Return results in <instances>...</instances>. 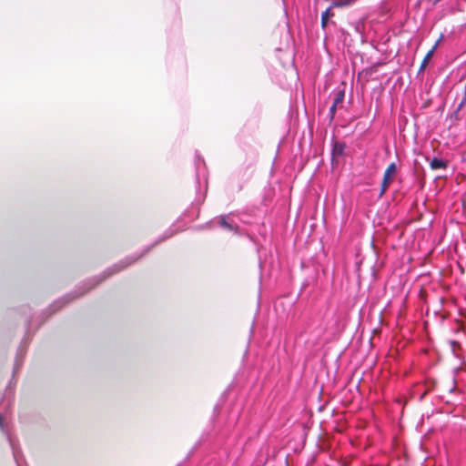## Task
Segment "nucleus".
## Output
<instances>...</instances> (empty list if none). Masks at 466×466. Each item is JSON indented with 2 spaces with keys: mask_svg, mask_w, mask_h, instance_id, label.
Returning a JSON list of instances; mask_svg holds the SVG:
<instances>
[{
  "mask_svg": "<svg viewBox=\"0 0 466 466\" xmlns=\"http://www.w3.org/2000/svg\"><path fill=\"white\" fill-rule=\"evenodd\" d=\"M136 261V259H131L129 260V258H127L125 261H121L119 264H116V265H114L112 268H108L106 271L104 272V276L103 278H101L97 282H96L93 286H91L88 289H92L93 287H95L98 282L104 280L106 277L114 274V273H116L120 270H122L123 268H127V266L131 265L132 263H134Z\"/></svg>",
  "mask_w": 466,
  "mask_h": 466,
  "instance_id": "obj_1",
  "label": "nucleus"
},
{
  "mask_svg": "<svg viewBox=\"0 0 466 466\" xmlns=\"http://www.w3.org/2000/svg\"><path fill=\"white\" fill-rule=\"evenodd\" d=\"M141 256H144V253H141V255H140V256H138V257H137V258H134L133 259L137 260Z\"/></svg>",
  "mask_w": 466,
  "mask_h": 466,
  "instance_id": "obj_13",
  "label": "nucleus"
},
{
  "mask_svg": "<svg viewBox=\"0 0 466 466\" xmlns=\"http://www.w3.org/2000/svg\"><path fill=\"white\" fill-rule=\"evenodd\" d=\"M356 0H335L331 7H344L352 5Z\"/></svg>",
  "mask_w": 466,
  "mask_h": 466,
  "instance_id": "obj_8",
  "label": "nucleus"
},
{
  "mask_svg": "<svg viewBox=\"0 0 466 466\" xmlns=\"http://www.w3.org/2000/svg\"><path fill=\"white\" fill-rule=\"evenodd\" d=\"M430 167L432 170L445 169L447 163L441 158L433 157L430 162Z\"/></svg>",
  "mask_w": 466,
  "mask_h": 466,
  "instance_id": "obj_5",
  "label": "nucleus"
},
{
  "mask_svg": "<svg viewBox=\"0 0 466 466\" xmlns=\"http://www.w3.org/2000/svg\"><path fill=\"white\" fill-rule=\"evenodd\" d=\"M175 234V231L172 229H168L165 234L164 237L160 239V241H163L164 239H167L170 237H172Z\"/></svg>",
  "mask_w": 466,
  "mask_h": 466,
  "instance_id": "obj_10",
  "label": "nucleus"
},
{
  "mask_svg": "<svg viewBox=\"0 0 466 466\" xmlns=\"http://www.w3.org/2000/svg\"><path fill=\"white\" fill-rule=\"evenodd\" d=\"M216 220L218 221V225L228 230V231H234L236 232L237 231V225L235 223H233V221L229 220L228 217V216H220L218 218H216Z\"/></svg>",
  "mask_w": 466,
  "mask_h": 466,
  "instance_id": "obj_3",
  "label": "nucleus"
},
{
  "mask_svg": "<svg viewBox=\"0 0 466 466\" xmlns=\"http://www.w3.org/2000/svg\"><path fill=\"white\" fill-rule=\"evenodd\" d=\"M67 297H68V296H66V297H65V298H63V299H60L59 300L56 301V302H55V304H54L53 306L55 307L56 305L59 304V308H61V307L65 304V303H64V300H66V302H68V301H69V299H67Z\"/></svg>",
  "mask_w": 466,
  "mask_h": 466,
  "instance_id": "obj_11",
  "label": "nucleus"
},
{
  "mask_svg": "<svg viewBox=\"0 0 466 466\" xmlns=\"http://www.w3.org/2000/svg\"><path fill=\"white\" fill-rule=\"evenodd\" d=\"M332 15H333V13L331 12V6L329 7L325 12L322 13L321 25L323 28L327 26L328 21H329V17Z\"/></svg>",
  "mask_w": 466,
  "mask_h": 466,
  "instance_id": "obj_7",
  "label": "nucleus"
},
{
  "mask_svg": "<svg viewBox=\"0 0 466 466\" xmlns=\"http://www.w3.org/2000/svg\"><path fill=\"white\" fill-rule=\"evenodd\" d=\"M343 100H344V93L342 91H339L334 97L331 106L329 107V117L331 120L335 116L338 105L342 104Z\"/></svg>",
  "mask_w": 466,
  "mask_h": 466,
  "instance_id": "obj_4",
  "label": "nucleus"
},
{
  "mask_svg": "<svg viewBox=\"0 0 466 466\" xmlns=\"http://www.w3.org/2000/svg\"><path fill=\"white\" fill-rule=\"evenodd\" d=\"M20 363L18 362V360H16L15 363V369H17Z\"/></svg>",
  "mask_w": 466,
  "mask_h": 466,
  "instance_id": "obj_12",
  "label": "nucleus"
},
{
  "mask_svg": "<svg viewBox=\"0 0 466 466\" xmlns=\"http://www.w3.org/2000/svg\"><path fill=\"white\" fill-rule=\"evenodd\" d=\"M440 41H441V38L435 43V45L432 46V48L426 54L424 59L422 60L421 65L420 66V71L424 70V68L426 67L429 60L433 56V54H434V52H435V50H436Z\"/></svg>",
  "mask_w": 466,
  "mask_h": 466,
  "instance_id": "obj_6",
  "label": "nucleus"
},
{
  "mask_svg": "<svg viewBox=\"0 0 466 466\" xmlns=\"http://www.w3.org/2000/svg\"><path fill=\"white\" fill-rule=\"evenodd\" d=\"M344 151V146L342 144H336L333 147V153L341 155Z\"/></svg>",
  "mask_w": 466,
  "mask_h": 466,
  "instance_id": "obj_9",
  "label": "nucleus"
},
{
  "mask_svg": "<svg viewBox=\"0 0 466 466\" xmlns=\"http://www.w3.org/2000/svg\"><path fill=\"white\" fill-rule=\"evenodd\" d=\"M395 172H396L395 163L390 164L384 172V176H383V179H382V183H381V190H380L381 195L389 187L391 178H392V176L394 175Z\"/></svg>",
  "mask_w": 466,
  "mask_h": 466,
  "instance_id": "obj_2",
  "label": "nucleus"
}]
</instances>
